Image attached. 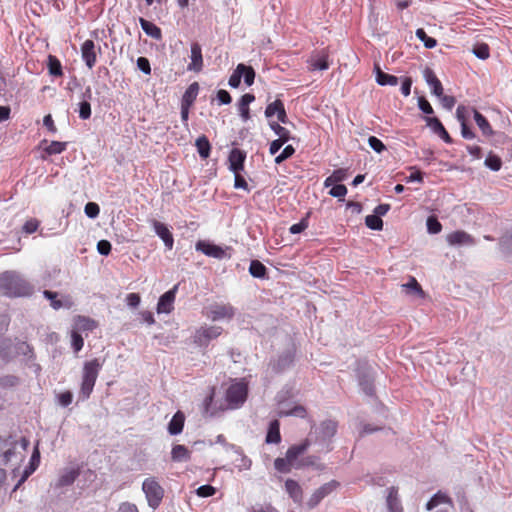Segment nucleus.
<instances>
[{"label": "nucleus", "instance_id": "obj_1", "mask_svg": "<svg viewBox=\"0 0 512 512\" xmlns=\"http://www.w3.org/2000/svg\"><path fill=\"white\" fill-rule=\"evenodd\" d=\"M34 286L16 271H5L0 274V293L4 296L26 297L32 295Z\"/></svg>", "mask_w": 512, "mask_h": 512}, {"label": "nucleus", "instance_id": "obj_2", "mask_svg": "<svg viewBox=\"0 0 512 512\" xmlns=\"http://www.w3.org/2000/svg\"><path fill=\"white\" fill-rule=\"evenodd\" d=\"M102 365L103 362L97 358L84 363L78 400L85 401L90 397Z\"/></svg>", "mask_w": 512, "mask_h": 512}, {"label": "nucleus", "instance_id": "obj_3", "mask_svg": "<svg viewBox=\"0 0 512 512\" xmlns=\"http://www.w3.org/2000/svg\"><path fill=\"white\" fill-rule=\"evenodd\" d=\"M142 490L149 507L157 509L164 497V489L154 477L146 478L142 483Z\"/></svg>", "mask_w": 512, "mask_h": 512}, {"label": "nucleus", "instance_id": "obj_4", "mask_svg": "<svg viewBox=\"0 0 512 512\" xmlns=\"http://www.w3.org/2000/svg\"><path fill=\"white\" fill-rule=\"evenodd\" d=\"M338 423L335 420L327 419L320 423L318 427H315V442L326 448V451H330L329 447L332 438L337 432Z\"/></svg>", "mask_w": 512, "mask_h": 512}, {"label": "nucleus", "instance_id": "obj_5", "mask_svg": "<svg viewBox=\"0 0 512 512\" xmlns=\"http://www.w3.org/2000/svg\"><path fill=\"white\" fill-rule=\"evenodd\" d=\"M248 387L243 382H235L226 391V401L231 409L241 407L247 399Z\"/></svg>", "mask_w": 512, "mask_h": 512}, {"label": "nucleus", "instance_id": "obj_6", "mask_svg": "<svg viewBox=\"0 0 512 512\" xmlns=\"http://www.w3.org/2000/svg\"><path fill=\"white\" fill-rule=\"evenodd\" d=\"M294 360L295 350L293 348H289L281 352L276 358L271 359L269 367L274 373H283L293 366Z\"/></svg>", "mask_w": 512, "mask_h": 512}, {"label": "nucleus", "instance_id": "obj_7", "mask_svg": "<svg viewBox=\"0 0 512 512\" xmlns=\"http://www.w3.org/2000/svg\"><path fill=\"white\" fill-rule=\"evenodd\" d=\"M222 328L219 326H202L193 335V342L199 347H207L208 344L219 337Z\"/></svg>", "mask_w": 512, "mask_h": 512}, {"label": "nucleus", "instance_id": "obj_8", "mask_svg": "<svg viewBox=\"0 0 512 512\" xmlns=\"http://www.w3.org/2000/svg\"><path fill=\"white\" fill-rule=\"evenodd\" d=\"M340 486V483L336 480H331L325 484H323L321 487L316 489L314 493L310 496L308 499L306 505L309 509H314L317 507L320 502L327 496H329L331 493H333L337 488Z\"/></svg>", "mask_w": 512, "mask_h": 512}, {"label": "nucleus", "instance_id": "obj_9", "mask_svg": "<svg viewBox=\"0 0 512 512\" xmlns=\"http://www.w3.org/2000/svg\"><path fill=\"white\" fill-rule=\"evenodd\" d=\"M357 377L359 386L367 396H373L375 394L374 388V374L369 367H359L357 369Z\"/></svg>", "mask_w": 512, "mask_h": 512}, {"label": "nucleus", "instance_id": "obj_10", "mask_svg": "<svg viewBox=\"0 0 512 512\" xmlns=\"http://www.w3.org/2000/svg\"><path fill=\"white\" fill-rule=\"evenodd\" d=\"M195 249L206 256L216 259H223L226 256V252L221 246L207 240H199L195 245Z\"/></svg>", "mask_w": 512, "mask_h": 512}, {"label": "nucleus", "instance_id": "obj_11", "mask_svg": "<svg viewBox=\"0 0 512 512\" xmlns=\"http://www.w3.org/2000/svg\"><path fill=\"white\" fill-rule=\"evenodd\" d=\"M39 442H37L36 446L34 447L33 453L31 455L29 465L25 467L21 478L18 480L16 485L13 488V491H16L20 488V486L28 479V477L34 473V471L38 468L40 464V451L38 448Z\"/></svg>", "mask_w": 512, "mask_h": 512}, {"label": "nucleus", "instance_id": "obj_12", "mask_svg": "<svg viewBox=\"0 0 512 512\" xmlns=\"http://www.w3.org/2000/svg\"><path fill=\"white\" fill-rule=\"evenodd\" d=\"M154 232L156 235L164 242L165 247L168 250H172L174 245V237L172 232L170 231L168 225L162 223L158 220L153 219L151 221Z\"/></svg>", "mask_w": 512, "mask_h": 512}, {"label": "nucleus", "instance_id": "obj_13", "mask_svg": "<svg viewBox=\"0 0 512 512\" xmlns=\"http://www.w3.org/2000/svg\"><path fill=\"white\" fill-rule=\"evenodd\" d=\"M246 156V152L239 148H233L230 151L228 156L229 170L233 172V174L244 171Z\"/></svg>", "mask_w": 512, "mask_h": 512}, {"label": "nucleus", "instance_id": "obj_14", "mask_svg": "<svg viewBox=\"0 0 512 512\" xmlns=\"http://www.w3.org/2000/svg\"><path fill=\"white\" fill-rule=\"evenodd\" d=\"M177 289L178 285H175L171 290L160 296L157 304L158 313H170L173 310V303Z\"/></svg>", "mask_w": 512, "mask_h": 512}, {"label": "nucleus", "instance_id": "obj_15", "mask_svg": "<svg viewBox=\"0 0 512 512\" xmlns=\"http://www.w3.org/2000/svg\"><path fill=\"white\" fill-rule=\"evenodd\" d=\"M210 318L212 320H219V319H231L234 314L235 310L230 304H214L210 307Z\"/></svg>", "mask_w": 512, "mask_h": 512}, {"label": "nucleus", "instance_id": "obj_16", "mask_svg": "<svg viewBox=\"0 0 512 512\" xmlns=\"http://www.w3.org/2000/svg\"><path fill=\"white\" fill-rule=\"evenodd\" d=\"M203 69L202 48L198 42L191 44V62L187 66L188 71L200 72Z\"/></svg>", "mask_w": 512, "mask_h": 512}, {"label": "nucleus", "instance_id": "obj_17", "mask_svg": "<svg viewBox=\"0 0 512 512\" xmlns=\"http://www.w3.org/2000/svg\"><path fill=\"white\" fill-rule=\"evenodd\" d=\"M82 59L88 68H92L96 63L95 43L93 40H86L81 47Z\"/></svg>", "mask_w": 512, "mask_h": 512}, {"label": "nucleus", "instance_id": "obj_18", "mask_svg": "<svg viewBox=\"0 0 512 512\" xmlns=\"http://www.w3.org/2000/svg\"><path fill=\"white\" fill-rule=\"evenodd\" d=\"M446 239H447V242L452 246L475 244V241L472 238V236L462 230L454 231V232L448 234Z\"/></svg>", "mask_w": 512, "mask_h": 512}, {"label": "nucleus", "instance_id": "obj_19", "mask_svg": "<svg viewBox=\"0 0 512 512\" xmlns=\"http://www.w3.org/2000/svg\"><path fill=\"white\" fill-rule=\"evenodd\" d=\"M15 346L10 338H0V359L4 363H10L14 360Z\"/></svg>", "mask_w": 512, "mask_h": 512}, {"label": "nucleus", "instance_id": "obj_20", "mask_svg": "<svg viewBox=\"0 0 512 512\" xmlns=\"http://www.w3.org/2000/svg\"><path fill=\"white\" fill-rule=\"evenodd\" d=\"M310 446V439L304 440L302 443L297 445H292L288 448L286 452V458L294 465L296 468V465L298 462H296L297 458L302 455L304 452L307 451L308 447Z\"/></svg>", "mask_w": 512, "mask_h": 512}, {"label": "nucleus", "instance_id": "obj_21", "mask_svg": "<svg viewBox=\"0 0 512 512\" xmlns=\"http://www.w3.org/2000/svg\"><path fill=\"white\" fill-rule=\"evenodd\" d=\"M423 75L427 84L431 88L432 94H434L436 97L441 96L443 92V86L440 80L435 75L434 71L430 68H426L423 72Z\"/></svg>", "mask_w": 512, "mask_h": 512}, {"label": "nucleus", "instance_id": "obj_22", "mask_svg": "<svg viewBox=\"0 0 512 512\" xmlns=\"http://www.w3.org/2000/svg\"><path fill=\"white\" fill-rule=\"evenodd\" d=\"M285 490L295 503H302L303 489L297 481L293 479H287L285 481Z\"/></svg>", "mask_w": 512, "mask_h": 512}, {"label": "nucleus", "instance_id": "obj_23", "mask_svg": "<svg viewBox=\"0 0 512 512\" xmlns=\"http://www.w3.org/2000/svg\"><path fill=\"white\" fill-rule=\"evenodd\" d=\"M185 416L181 411H177L170 422L168 423L167 430L170 435H178L183 431Z\"/></svg>", "mask_w": 512, "mask_h": 512}, {"label": "nucleus", "instance_id": "obj_24", "mask_svg": "<svg viewBox=\"0 0 512 512\" xmlns=\"http://www.w3.org/2000/svg\"><path fill=\"white\" fill-rule=\"evenodd\" d=\"M255 100V96L250 93H246L241 96L238 102V109L240 116L244 122L250 119V108L249 105Z\"/></svg>", "mask_w": 512, "mask_h": 512}, {"label": "nucleus", "instance_id": "obj_25", "mask_svg": "<svg viewBox=\"0 0 512 512\" xmlns=\"http://www.w3.org/2000/svg\"><path fill=\"white\" fill-rule=\"evenodd\" d=\"M171 460L173 462H187L191 460V451L181 444H176L171 450Z\"/></svg>", "mask_w": 512, "mask_h": 512}, {"label": "nucleus", "instance_id": "obj_26", "mask_svg": "<svg viewBox=\"0 0 512 512\" xmlns=\"http://www.w3.org/2000/svg\"><path fill=\"white\" fill-rule=\"evenodd\" d=\"M80 471L79 468H69L65 469L61 475L59 476L57 486L65 487L74 483V481L79 476Z\"/></svg>", "mask_w": 512, "mask_h": 512}, {"label": "nucleus", "instance_id": "obj_27", "mask_svg": "<svg viewBox=\"0 0 512 512\" xmlns=\"http://www.w3.org/2000/svg\"><path fill=\"white\" fill-rule=\"evenodd\" d=\"M139 23L141 25L142 30L151 38L155 40H161L162 39V31L161 29L155 25L154 23L140 17Z\"/></svg>", "mask_w": 512, "mask_h": 512}, {"label": "nucleus", "instance_id": "obj_28", "mask_svg": "<svg viewBox=\"0 0 512 512\" xmlns=\"http://www.w3.org/2000/svg\"><path fill=\"white\" fill-rule=\"evenodd\" d=\"M374 71H375V75H376V82L379 85H381V86H385V85L395 86V85L398 84V80H399L398 77L383 72L378 65L374 66Z\"/></svg>", "mask_w": 512, "mask_h": 512}, {"label": "nucleus", "instance_id": "obj_29", "mask_svg": "<svg viewBox=\"0 0 512 512\" xmlns=\"http://www.w3.org/2000/svg\"><path fill=\"white\" fill-rule=\"evenodd\" d=\"M268 444H278L281 441L280 423L278 420H272L269 423L266 439Z\"/></svg>", "mask_w": 512, "mask_h": 512}, {"label": "nucleus", "instance_id": "obj_30", "mask_svg": "<svg viewBox=\"0 0 512 512\" xmlns=\"http://www.w3.org/2000/svg\"><path fill=\"white\" fill-rule=\"evenodd\" d=\"M14 346H15L14 359L18 355H23V356L27 357V362H31V361L35 360V354H34L33 348L29 344H27L24 341H18L17 343H14Z\"/></svg>", "mask_w": 512, "mask_h": 512}, {"label": "nucleus", "instance_id": "obj_31", "mask_svg": "<svg viewBox=\"0 0 512 512\" xmlns=\"http://www.w3.org/2000/svg\"><path fill=\"white\" fill-rule=\"evenodd\" d=\"M472 111H473V114H474V120H475L477 126L482 131L483 135L484 136H491V135H493L494 131H493L490 123L486 119V117L484 115H482L479 111H477L474 108L472 109Z\"/></svg>", "mask_w": 512, "mask_h": 512}, {"label": "nucleus", "instance_id": "obj_32", "mask_svg": "<svg viewBox=\"0 0 512 512\" xmlns=\"http://www.w3.org/2000/svg\"><path fill=\"white\" fill-rule=\"evenodd\" d=\"M195 146L202 159H207L210 156L211 144L205 135H201L196 139Z\"/></svg>", "mask_w": 512, "mask_h": 512}, {"label": "nucleus", "instance_id": "obj_33", "mask_svg": "<svg viewBox=\"0 0 512 512\" xmlns=\"http://www.w3.org/2000/svg\"><path fill=\"white\" fill-rule=\"evenodd\" d=\"M198 92H199V84H198V82H193L192 84H190L188 86V88L184 92L182 99H181V104L192 106L197 98Z\"/></svg>", "mask_w": 512, "mask_h": 512}, {"label": "nucleus", "instance_id": "obj_34", "mask_svg": "<svg viewBox=\"0 0 512 512\" xmlns=\"http://www.w3.org/2000/svg\"><path fill=\"white\" fill-rule=\"evenodd\" d=\"M249 273L254 278H259V279L267 278V268L259 260H252L250 262Z\"/></svg>", "mask_w": 512, "mask_h": 512}, {"label": "nucleus", "instance_id": "obj_35", "mask_svg": "<svg viewBox=\"0 0 512 512\" xmlns=\"http://www.w3.org/2000/svg\"><path fill=\"white\" fill-rule=\"evenodd\" d=\"M442 503H445V504H452V500L451 498L446 495L445 493H442L441 491L437 492L436 494H434L430 500L426 503V509L428 511L434 509L435 507H437L439 504H442Z\"/></svg>", "mask_w": 512, "mask_h": 512}, {"label": "nucleus", "instance_id": "obj_36", "mask_svg": "<svg viewBox=\"0 0 512 512\" xmlns=\"http://www.w3.org/2000/svg\"><path fill=\"white\" fill-rule=\"evenodd\" d=\"M47 67L50 75L60 77L63 75L62 65L59 59L54 55H49L47 59Z\"/></svg>", "mask_w": 512, "mask_h": 512}, {"label": "nucleus", "instance_id": "obj_37", "mask_svg": "<svg viewBox=\"0 0 512 512\" xmlns=\"http://www.w3.org/2000/svg\"><path fill=\"white\" fill-rule=\"evenodd\" d=\"M269 126L274 131V133L279 136L278 139H280L281 142H288L290 139H292L290 132L279 123L272 121L269 123Z\"/></svg>", "mask_w": 512, "mask_h": 512}, {"label": "nucleus", "instance_id": "obj_38", "mask_svg": "<svg viewBox=\"0 0 512 512\" xmlns=\"http://www.w3.org/2000/svg\"><path fill=\"white\" fill-rule=\"evenodd\" d=\"M43 295L46 299H48L50 301V305L53 309L55 310H58L62 307H70V304H65L63 301L57 299L58 297V293L57 292H53V291H50V290H44L43 291Z\"/></svg>", "mask_w": 512, "mask_h": 512}, {"label": "nucleus", "instance_id": "obj_39", "mask_svg": "<svg viewBox=\"0 0 512 512\" xmlns=\"http://www.w3.org/2000/svg\"><path fill=\"white\" fill-rule=\"evenodd\" d=\"M416 37L423 42L425 48L432 49L437 45V40L427 35L423 28H418L415 32Z\"/></svg>", "mask_w": 512, "mask_h": 512}, {"label": "nucleus", "instance_id": "obj_40", "mask_svg": "<svg viewBox=\"0 0 512 512\" xmlns=\"http://www.w3.org/2000/svg\"><path fill=\"white\" fill-rule=\"evenodd\" d=\"M20 384V378L16 375L7 374L0 376V388H14Z\"/></svg>", "mask_w": 512, "mask_h": 512}, {"label": "nucleus", "instance_id": "obj_41", "mask_svg": "<svg viewBox=\"0 0 512 512\" xmlns=\"http://www.w3.org/2000/svg\"><path fill=\"white\" fill-rule=\"evenodd\" d=\"M246 69V65L243 63H240L237 65L236 69L232 73V75L229 78L228 84L232 88H238L241 83V72Z\"/></svg>", "mask_w": 512, "mask_h": 512}, {"label": "nucleus", "instance_id": "obj_42", "mask_svg": "<svg viewBox=\"0 0 512 512\" xmlns=\"http://www.w3.org/2000/svg\"><path fill=\"white\" fill-rule=\"evenodd\" d=\"M484 164L492 171H499L502 167V160L499 156L490 153L486 157Z\"/></svg>", "mask_w": 512, "mask_h": 512}, {"label": "nucleus", "instance_id": "obj_43", "mask_svg": "<svg viewBox=\"0 0 512 512\" xmlns=\"http://www.w3.org/2000/svg\"><path fill=\"white\" fill-rule=\"evenodd\" d=\"M365 224L368 228L375 231H380L383 229L382 219L375 214L367 215L365 218Z\"/></svg>", "mask_w": 512, "mask_h": 512}, {"label": "nucleus", "instance_id": "obj_44", "mask_svg": "<svg viewBox=\"0 0 512 512\" xmlns=\"http://www.w3.org/2000/svg\"><path fill=\"white\" fill-rule=\"evenodd\" d=\"M387 506L390 512H401L400 503L396 497L394 488H390V492L387 496Z\"/></svg>", "mask_w": 512, "mask_h": 512}, {"label": "nucleus", "instance_id": "obj_45", "mask_svg": "<svg viewBox=\"0 0 512 512\" xmlns=\"http://www.w3.org/2000/svg\"><path fill=\"white\" fill-rule=\"evenodd\" d=\"M274 467L278 472L289 473L294 465L286 457H278L274 461Z\"/></svg>", "mask_w": 512, "mask_h": 512}, {"label": "nucleus", "instance_id": "obj_46", "mask_svg": "<svg viewBox=\"0 0 512 512\" xmlns=\"http://www.w3.org/2000/svg\"><path fill=\"white\" fill-rule=\"evenodd\" d=\"M499 245L503 252H512V228L500 238Z\"/></svg>", "mask_w": 512, "mask_h": 512}, {"label": "nucleus", "instance_id": "obj_47", "mask_svg": "<svg viewBox=\"0 0 512 512\" xmlns=\"http://www.w3.org/2000/svg\"><path fill=\"white\" fill-rule=\"evenodd\" d=\"M403 287L406 289L407 293H409V294L419 295V296L424 295V291L422 290L420 284L413 277L409 280L408 283L403 285Z\"/></svg>", "mask_w": 512, "mask_h": 512}, {"label": "nucleus", "instance_id": "obj_48", "mask_svg": "<svg viewBox=\"0 0 512 512\" xmlns=\"http://www.w3.org/2000/svg\"><path fill=\"white\" fill-rule=\"evenodd\" d=\"M76 326L81 331H92L96 328V322L87 317H79Z\"/></svg>", "mask_w": 512, "mask_h": 512}, {"label": "nucleus", "instance_id": "obj_49", "mask_svg": "<svg viewBox=\"0 0 512 512\" xmlns=\"http://www.w3.org/2000/svg\"><path fill=\"white\" fill-rule=\"evenodd\" d=\"M311 67L313 70H327L329 68L327 55H321L311 59Z\"/></svg>", "mask_w": 512, "mask_h": 512}, {"label": "nucleus", "instance_id": "obj_50", "mask_svg": "<svg viewBox=\"0 0 512 512\" xmlns=\"http://www.w3.org/2000/svg\"><path fill=\"white\" fill-rule=\"evenodd\" d=\"M489 51V46L485 43L476 44L472 50L473 54L481 60H485L489 57Z\"/></svg>", "mask_w": 512, "mask_h": 512}, {"label": "nucleus", "instance_id": "obj_51", "mask_svg": "<svg viewBox=\"0 0 512 512\" xmlns=\"http://www.w3.org/2000/svg\"><path fill=\"white\" fill-rule=\"evenodd\" d=\"M284 103L280 99H276L274 102L269 103L265 109L266 118H271L279 112Z\"/></svg>", "mask_w": 512, "mask_h": 512}, {"label": "nucleus", "instance_id": "obj_52", "mask_svg": "<svg viewBox=\"0 0 512 512\" xmlns=\"http://www.w3.org/2000/svg\"><path fill=\"white\" fill-rule=\"evenodd\" d=\"M66 145V142L52 141L45 148V152L49 155L59 154L66 149Z\"/></svg>", "mask_w": 512, "mask_h": 512}, {"label": "nucleus", "instance_id": "obj_53", "mask_svg": "<svg viewBox=\"0 0 512 512\" xmlns=\"http://www.w3.org/2000/svg\"><path fill=\"white\" fill-rule=\"evenodd\" d=\"M427 230L430 234H437L441 231L442 225L435 216H429L426 221Z\"/></svg>", "mask_w": 512, "mask_h": 512}, {"label": "nucleus", "instance_id": "obj_54", "mask_svg": "<svg viewBox=\"0 0 512 512\" xmlns=\"http://www.w3.org/2000/svg\"><path fill=\"white\" fill-rule=\"evenodd\" d=\"M295 153V148L292 145H287L282 152L275 157V163L281 164L289 159Z\"/></svg>", "mask_w": 512, "mask_h": 512}, {"label": "nucleus", "instance_id": "obj_55", "mask_svg": "<svg viewBox=\"0 0 512 512\" xmlns=\"http://www.w3.org/2000/svg\"><path fill=\"white\" fill-rule=\"evenodd\" d=\"M329 194L333 197L338 198L339 200H344V196L347 194V188L343 184H335L329 191Z\"/></svg>", "mask_w": 512, "mask_h": 512}, {"label": "nucleus", "instance_id": "obj_56", "mask_svg": "<svg viewBox=\"0 0 512 512\" xmlns=\"http://www.w3.org/2000/svg\"><path fill=\"white\" fill-rule=\"evenodd\" d=\"M71 345L75 352H79L83 348L84 339L77 331H72Z\"/></svg>", "mask_w": 512, "mask_h": 512}, {"label": "nucleus", "instance_id": "obj_57", "mask_svg": "<svg viewBox=\"0 0 512 512\" xmlns=\"http://www.w3.org/2000/svg\"><path fill=\"white\" fill-rule=\"evenodd\" d=\"M84 212L87 217L94 219L96 218L100 213L99 205L95 202H88L85 205Z\"/></svg>", "mask_w": 512, "mask_h": 512}, {"label": "nucleus", "instance_id": "obj_58", "mask_svg": "<svg viewBox=\"0 0 512 512\" xmlns=\"http://www.w3.org/2000/svg\"><path fill=\"white\" fill-rule=\"evenodd\" d=\"M368 144L371 149H373L377 153H382L384 150H386L385 144L377 137L370 136L368 138Z\"/></svg>", "mask_w": 512, "mask_h": 512}, {"label": "nucleus", "instance_id": "obj_59", "mask_svg": "<svg viewBox=\"0 0 512 512\" xmlns=\"http://www.w3.org/2000/svg\"><path fill=\"white\" fill-rule=\"evenodd\" d=\"M79 117L83 120L89 119L91 117V105L89 101L82 100L79 103Z\"/></svg>", "mask_w": 512, "mask_h": 512}, {"label": "nucleus", "instance_id": "obj_60", "mask_svg": "<svg viewBox=\"0 0 512 512\" xmlns=\"http://www.w3.org/2000/svg\"><path fill=\"white\" fill-rule=\"evenodd\" d=\"M241 77L244 79V83L247 86H251L254 83L255 80V70L252 66L246 65V69L241 72Z\"/></svg>", "mask_w": 512, "mask_h": 512}, {"label": "nucleus", "instance_id": "obj_61", "mask_svg": "<svg viewBox=\"0 0 512 512\" xmlns=\"http://www.w3.org/2000/svg\"><path fill=\"white\" fill-rule=\"evenodd\" d=\"M308 218H309V213L306 215V217L302 218L300 220V222L293 224L289 228L290 233L298 234V233L303 232L308 227Z\"/></svg>", "mask_w": 512, "mask_h": 512}, {"label": "nucleus", "instance_id": "obj_62", "mask_svg": "<svg viewBox=\"0 0 512 512\" xmlns=\"http://www.w3.org/2000/svg\"><path fill=\"white\" fill-rule=\"evenodd\" d=\"M418 108L426 115H431L434 113L431 104L424 96L418 98Z\"/></svg>", "mask_w": 512, "mask_h": 512}, {"label": "nucleus", "instance_id": "obj_63", "mask_svg": "<svg viewBox=\"0 0 512 512\" xmlns=\"http://www.w3.org/2000/svg\"><path fill=\"white\" fill-rule=\"evenodd\" d=\"M136 63H137L138 69L141 72H143L146 75H150L151 74V65H150V61L148 60V58H146V57H139L137 59Z\"/></svg>", "mask_w": 512, "mask_h": 512}, {"label": "nucleus", "instance_id": "obj_64", "mask_svg": "<svg viewBox=\"0 0 512 512\" xmlns=\"http://www.w3.org/2000/svg\"><path fill=\"white\" fill-rule=\"evenodd\" d=\"M216 492V489L215 487L209 485V484H206V485H202L200 487L197 488L196 490V493L199 497H210L212 495H214Z\"/></svg>", "mask_w": 512, "mask_h": 512}]
</instances>
